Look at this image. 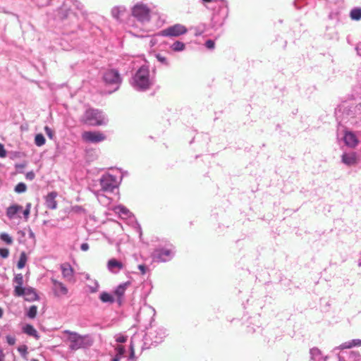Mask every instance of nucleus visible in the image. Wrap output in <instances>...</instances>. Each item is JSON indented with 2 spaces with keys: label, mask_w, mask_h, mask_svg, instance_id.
<instances>
[{
  "label": "nucleus",
  "mask_w": 361,
  "mask_h": 361,
  "mask_svg": "<svg viewBox=\"0 0 361 361\" xmlns=\"http://www.w3.org/2000/svg\"><path fill=\"white\" fill-rule=\"evenodd\" d=\"M335 115L340 126L358 125L361 122V102H344L336 109Z\"/></svg>",
  "instance_id": "obj_1"
},
{
  "label": "nucleus",
  "mask_w": 361,
  "mask_h": 361,
  "mask_svg": "<svg viewBox=\"0 0 361 361\" xmlns=\"http://www.w3.org/2000/svg\"><path fill=\"white\" fill-rule=\"evenodd\" d=\"M153 82V78L150 75L149 67L147 66H142L130 80V85L137 91L148 90Z\"/></svg>",
  "instance_id": "obj_2"
},
{
  "label": "nucleus",
  "mask_w": 361,
  "mask_h": 361,
  "mask_svg": "<svg viewBox=\"0 0 361 361\" xmlns=\"http://www.w3.org/2000/svg\"><path fill=\"white\" fill-rule=\"evenodd\" d=\"M80 122L90 126H106L109 119L102 111L95 109H88L80 117Z\"/></svg>",
  "instance_id": "obj_3"
},
{
  "label": "nucleus",
  "mask_w": 361,
  "mask_h": 361,
  "mask_svg": "<svg viewBox=\"0 0 361 361\" xmlns=\"http://www.w3.org/2000/svg\"><path fill=\"white\" fill-rule=\"evenodd\" d=\"M176 249L169 241H162L152 252V258L157 262H167L175 256Z\"/></svg>",
  "instance_id": "obj_4"
},
{
  "label": "nucleus",
  "mask_w": 361,
  "mask_h": 361,
  "mask_svg": "<svg viewBox=\"0 0 361 361\" xmlns=\"http://www.w3.org/2000/svg\"><path fill=\"white\" fill-rule=\"evenodd\" d=\"M63 334L67 336V341L69 342L68 348L73 351L91 345V343L88 341V335L82 336L70 330H64Z\"/></svg>",
  "instance_id": "obj_5"
},
{
  "label": "nucleus",
  "mask_w": 361,
  "mask_h": 361,
  "mask_svg": "<svg viewBox=\"0 0 361 361\" xmlns=\"http://www.w3.org/2000/svg\"><path fill=\"white\" fill-rule=\"evenodd\" d=\"M102 80L106 87L110 88L109 94L117 91L122 82V78L118 70L111 68L104 71Z\"/></svg>",
  "instance_id": "obj_6"
},
{
  "label": "nucleus",
  "mask_w": 361,
  "mask_h": 361,
  "mask_svg": "<svg viewBox=\"0 0 361 361\" xmlns=\"http://www.w3.org/2000/svg\"><path fill=\"white\" fill-rule=\"evenodd\" d=\"M229 9L225 0H221L217 8L214 9L211 19V26L216 30L221 27L228 16Z\"/></svg>",
  "instance_id": "obj_7"
},
{
  "label": "nucleus",
  "mask_w": 361,
  "mask_h": 361,
  "mask_svg": "<svg viewBox=\"0 0 361 361\" xmlns=\"http://www.w3.org/2000/svg\"><path fill=\"white\" fill-rule=\"evenodd\" d=\"M131 15L137 22L144 25L151 19V8L142 1H137L131 8Z\"/></svg>",
  "instance_id": "obj_8"
},
{
  "label": "nucleus",
  "mask_w": 361,
  "mask_h": 361,
  "mask_svg": "<svg viewBox=\"0 0 361 361\" xmlns=\"http://www.w3.org/2000/svg\"><path fill=\"white\" fill-rule=\"evenodd\" d=\"M167 336V330L163 326L152 327L144 337V345H157Z\"/></svg>",
  "instance_id": "obj_9"
},
{
  "label": "nucleus",
  "mask_w": 361,
  "mask_h": 361,
  "mask_svg": "<svg viewBox=\"0 0 361 361\" xmlns=\"http://www.w3.org/2000/svg\"><path fill=\"white\" fill-rule=\"evenodd\" d=\"M73 9L78 10L82 15H85L84 6L78 0H65L59 11V15L61 18H66L72 15ZM73 16H75V14L73 13Z\"/></svg>",
  "instance_id": "obj_10"
},
{
  "label": "nucleus",
  "mask_w": 361,
  "mask_h": 361,
  "mask_svg": "<svg viewBox=\"0 0 361 361\" xmlns=\"http://www.w3.org/2000/svg\"><path fill=\"white\" fill-rule=\"evenodd\" d=\"M100 185L103 192H113L118 187L116 177L109 173L103 175L100 178Z\"/></svg>",
  "instance_id": "obj_11"
},
{
  "label": "nucleus",
  "mask_w": 361,
  "mask_h": 361,
  "mask_svg": "<svg viewBox=\"0 0 361 361\" xmlns=\"http://www.w3.org/2000/svg\"><path fill=\"white\" fill-rule=\"evenodd\" d=\"M188 32L185 26L182 24H175L160 32V35L164 37H178Z\"/></svg>",
  "instance_id": "obj_12"
},
{
  "label": "nucleus",
  "mask_w": 361,
  "mask_h": 361,
  "mask_svg": "<svg viewBox=\"0 0 361 361\" xmlns=\"http://www.w3.org/2000/svg\"><path fill=\"white\" fill-rule=\"evenodd\" d=\"M82 139L88 143H99L106 140V135L99 131H85L82 134Z\"/></svg>",
  "instance_id": "obj_13"
},
{
  "label": "nucleus",
  "mask_w": 361,
  "mask_h": 361,
  "mask_svg": "<svg viewBox=\"0 0 361 361\" xmlns=\"http://www.w3.org/2000/svg\"><path fill=\"white\" fill-rule=\"evenodd\" d=\"M21 292L22 294L19 297L23 296L26 301L33 302L39 299V296L33 288L26 287Z\"/></svg>",
  "instance_id": "obj_14"
},
{
  "label": "nucleus",
  "mask_w": 361,
  "mask_h": 361,
  "mask_svg": "<svg viewBox=\"0 0 361 361\" xmlns=\"http://www.w3.org/2000/svg\"><path fill=\"white\" fill-rule=\"evenodd\" d=\"M23 211V207L16 204L9 206L6 209V216L9 219H13L16 217L20 218L19 213Z\"/></svg>",
  "instance_id": "obj_15"
},
{
  "label": "nucleus",
  "mask_w": 361,
  "mask_h": 361,
  "mask_svg": "<svg viewBox=\"0 0 361 361\" xmlns=\"http://www.w3.org/2000/svg\"><path fill=\"white\" fill-rule=\"evenodd\" d=\"M14 286V295L16 296H20L22 294V290L25 287H23V276L22 274H16L13 279Z\"/></svg>",
  "instance_id": "obj_16"
},
{
  "label": "nucleus",
  "mask_w": 361,
  "mask_h": 361,
  "mask_svg": "<svg viewBox=\"0 0 361 361\" xmlns=\"http://www.w3.org/2000/svg\"><path fill=\"white\" fill-rule=\"evenodd\" d=\"M341 160L344 164L348 166H354L357 161V154L355 152H345L341 157Z\"/></svg>",
  "instance_id": "obj_17"
},
{
  "label": "nucleus",
  "mask_w": 361,
  "mask_h": 361,
  "mask_svg": "<svg viewBox=\"0 0 361 361\" xmlns=\"http://www.w3.org/2000/svg\"><path fill=\"white\" fill-rule=\"evenodd\" d=\"M57 197L56 192H51L45 197V206L49 209H56L57 208V202L56 198Z\"/></svg>",
  "instance_id": "obj_18"
},
{
  "label": "nucleus",
  "mask_w": 361,
  "mask_h": 361,
  "mask_svg": "<svg viewBox=\"0 0 361 361\" xmlns=\"http://www.w3.org/2000/svg\"><path fill=\"white\" fill-rule=\"evenodd\" d=\"M361 345V339H353L349 341H346L338 346L335 347L333 349V352L336 353L338 350H344L351 348L354 346H360Z\"/></svg>",
  "instance_id": "obj_19"
},
{
  "label": "nucleus",
  "mask_w": 361,
  "mask_h": 361,
  "mask_svg": "<svg viewBox=\"0 0 361 361\" xmlns=\"http://www.w3.org/2000/svg\"><path fill=\"white\" fill-rule=\"evenodd\" d=\"M343 140L345 144L350 147H355L358 143L356 135L351 132L346 131Z\"/></svg>",
  "instance_id": "obj_20"
},
{
  "label": "nucleus",
  "mask_w": 361,
  "mask_h": 361,
  "mask_svg": "<svg viewBox=\"0 0 361 361\" xmlns=\"http://www.w3.org/2000/svg\"><path fill=\"white\" fill-rule=\"evenodd\" d=\"M107 268L109 271L116 274L123 268V264L116 259H111L108 261Z\"/></svg>",
  "instance_id": "obj_21"
},
{
  "label": "nucleus",
  "mask_w": 361,
  "mask_h": 361,
  "mask_svg": "<svg viewBox=\"0 0 361 361\" xmlns=\"http://www.w3.org/2000/svg\"><path fill=\"white\" fill-rule=\"evenodd\" d=\"M61 269L63 278L68 281H71L73 276V269L68 263L61 265Z\"/></svg>",
  "instance_id": "obj_22"
},
{
  "label": "nucleus",
  "mask_w": 361,
  "mask_h": 361,
  "mask_svg": "<svg viewBox=\"0 0 361 361\" xmlns=\"http://www.w3.org/2000/svg\"><path fill=\"white\" fill-rule=\"evenodd\" d=\"M22 331L24 334L32 336L35 338L36 339H38L39 338V336L37 331V330L34 328V326L31 324H25L23 328Z\"/></svg>",
  "instance_id": "obj_23"
},
{
  "label": "nucleus",
  "mask_w": 361,
  "mask_h": 361,
  "mask_svg": "<svg viewBox=\"0 0 361 361\" xmlns=\"http://www.w3.org/2000/svg\"><path fill=\"white\" fill-rule=\"evenodd\" d=\"M126 11V8L124 6H117L111 9V15L115 19L119 20Z\"/></svg>",
  "instance_id": "obj_24"
},
{
  "label": "nucleus",
  "mask_w": 361,
  "mask_h": 361,
  "mask_svg": "<svg viewBox=\"0 0 361 361\" xmlns=\"http://www.w3.org/2000/svg\"><path fill=\"white\" fill-rule=\"evenodd\" d=\"M114 211L123 218L130 216V212L123 205H118L114 208Z\"/></svg>",
  "instance_id": "obj_25"
},
{
  "label": "nucleus",
  "mask_w": 361,
  "mask_h": 361,
  "mask_svg": "<svg viewBox=\"0 0 361 361\" xmlns=\"http://www.w3.org/2000/svg\"><path fill=\"white\" fill-rule=\"evenodd\" d=\"M130 285L129 281L120 284L114 291V293L118 298H121L125 293L126 288Z\"/></svg>",
  "instance_id": "obj_26"
},
{
  "label": "nucleus",
  "mask_w": 361,
  "mask_h": 361,
  "mask_svg": "<svg viewBox=\"0 0 361 361\" xmlns=\"http://www.w3.org/2000/svg\"><path fill=\"white\" fill-rule=\"evenodd\" d=\"M56 291H59L62 295H66L68 293V288L66 286L56 280L53 281Z\"/></svg>",
  "instance_id": "obj_27"
},
{
  "label": "nucleus",
  "mask_w": 361,
  "mask_h": 361,
  "mask_svg": "<svg viewBox=\"0 0 361 361\" xmlns=\"http://www.w3.org/2000/svg\"><path fill=\"white\" fill-rule=\"evenodd\" d=\"M350 17L353 20H361V7H355L350 12Z\"/></svg>",
  "instance_id": "obj_28"
},
{
  "label": "nucleus",
  "mask_w": 361,
  "mask_h": 361,
  "mask_svg": "<svg viewBox=\"0 0 361 361\" xmlns=\"http://www.w3.org/2000/svg\"><path fill=\"white\" fill-rule=\"evenodd\" d=\"M171 49L174 51H182L185 48V44L180 41H176L171 47Z\"/></svg>",
  "instance_id": "obj_29"
},
{
  "label": "nucleus",
  "mask_w": 361,
  "mask_h": 361,
  "mask_svg": "<svg viewBox=\"0 0 361 361\" xmlns=\"http://www.w3.org/2000/svg\"><path fill=\"white\" fill-rule=\"evenodd\" d=\"M27 262V256L25 252H22L20 255L19 260L17 264V267L20 269H23L25 266Z\"/></svg>",
  "instance_id": "obj_30"
},
{
  "label": "nucleus",
  "mask_w": 361,
  "mask_h": 361,
  "mask_svg": "<svg viewBox=\"0 0 361 361\" xmlns=\"http://www.w3.org/2000/svg\"><path fill=\"white\" fill-rule=\"evenodd\" d=\"M310 353L311 359L315 361L319 360L320 357L322 356L320 350L317 348L310 349Z\"/></svg>",
  "instance_id": "obj_31"
},
{
  "label": "nucleus",
  "mask_w": 361,
  "mask_h": 361,
  "mask_svg": "<svg viewBox=\"0 0 361 361\" xmlns=\"http://www.w3.org/2000/svg\"><path fill=\"white\" fill-rule=\"evenodd\" d=\"M99 298L103 302H111V303L114 300L112 295L106 292L102 293L100 294Z\"/></svg>",
  "instance_id": "obj_32"
},
{
  "label": "nucleus",
  "mask_w": 361,
  "mask_h": 361,
  "mask_svg": "<svg viewBox=\"0 0 361 361\" xmlns=\"http://www.w3.org/2000/svg\"><path fill=\"white\" fill-rule=\"evenodd\" d=\"M37 313V307L32 305L29 307L26 312V316L30 319H35Z\"/></svg>",
  "instance_id": "obj_33"
},
{
  "label": "nucleus",
  "mask_w": 361,
  "mask_h": 361,
  "mask_svg": "<svg viewBox=\"0 0 361 361\" xmlns=\"http://www.w3.org/2000/svg\"><path fill=\"white\" fill-rule=\"evenodd\" d=\"M45 141L46 140L42 134L39 133L35 135V143L37 146L41 147L44 145L45 144Z\"/></svg>",
  "instance_id": "obj_34"
},
{
  "label": "nucleus",
  "mask_w": 361,
  "mask_h": 361,
  "mask_svg": "<svg viewBox=\"0 0 361 361\" xmlns=\"http://www.w3.org/2000/svg\"><path fill=\"white\" fill-rule=\"evenodd\" d=\"M136 340H137V336H135V335L131 338V342H130V359H133L135 357V347Z\"/></svg>",
  "instance_id": "obj_35"
},
{
  "label": "nucleus",
  "mask_w": 361,
  "mask_h": 361,
  "mask_svg": "<svg viewBox=\"0 0 361 361\" xmlns=\"http://www.w3.org/2000/svg\"><path fill=\"white\" fill-rule=\"evenodd\" d=\"M91 293H95L99 290V283L96 280H90V284L87 285Z\"/></svg>",
  "instance_id": "obj_36"
},
{
  "label": "nucleus",
  "mask_w": 361,
  "mask_h": 361,
  "mask_svg": "<svg viewBox=\"0 0 361 361\" xmlns=\"http://www.w3.org/2000/svg\"><path fill=\"white\" fill-rule=\"evenodd\" d=\"M192 29L195 30V35L199 36L205 32L206 25L204 24H200Z\"/></svg>",
  "instance_id": "obj_37"
},
{
  "label": "nucleus",
  "mask_w": 361,
  "mask_h": 361,
  "mask_svg": "<svg viewBox=\"0 0 361 361\" xmlns=\"http://www.w3.org/2000/svg\"><path fill=\"white\" fill-rule=\"evenodd\" d=\"M0 239L7 245H11L13 243L12 238L6 233H2L0 235Z\"/></svg>",
  "instance_id": "obj_38"
},
{
  "label": "nucleus",
  "mask_w": 361,
  "mask_h": 361,
  "mask_svg": "<svg viewBox=\"0 0 361 361\" xmlns=\"http://www.w3.org/2000/svg\"><path fill=\"white\" fill-rule=\"evenodd\" d=\"M97 199L99 202L103 204H108L110 203V199L107 197L106 196L100 194L99 192H98L97 195Z\"/></svg>",
  "instance_id": "obj_39"
},
{
  "label": "nucleus",
  "mask_w": 361,
  "mask_h": 361,
  "mask_svg": "<svg viewBox=\"0 0 361 361\" xmlns=\"http://www.w3.org/2000/svg\"><path fill=\"white\" fill-rule=\"evenodd\" d=\"M27 190V186L24 183H19L15 187V192L17 193H22L25 192Z\"/></svg>",
  "instance_id": "obj_40"
},
{
  "label": "nucleus",
  "mask_w": 361,
  "mask_h": 361,
  "mask_svg": "<svg viewBox=\"0 0 361 361\" xmlns=\"http://www.w3.org/2000/svg\"><path fill=\"white\" fill-rule=\"evenodd\" d=\"M155 56L158 61H159L161 63L165 66H169V61L164 56L161 55V54H157Z\"/></svg>",
  "instance_id": "obj_41"
},
{
  "label": "nucleus",
  "mask_w": 361,
  "mask_h": 361,
  "mask_svg": "<svg viewBox=\"0 0 361 361\" xmlns=\"http://www.w3.org/2000/svg\"><path fill=\"white\" fill-rule=\"evenodd\" d=\"M18 351L20 353L22 357L25 358L27 354V347L25 345H20L18 348Z\"/></svg>",
  "instance_id": "obj_42"
},
{
  "label": "nucleus",
  "mask_w": 361,
  "mask_h": 361,
  "mask_svg": "<svg viewBox=\"0 0 361 361\" xmlns=\"http://www.w3.org/2000/svg\"><path fill=\"white\" fill-rule=\"evenodd\" d=\"M360 357V354L357 351H350V358H351L353 361L359 360Z\"/></svg>",
  "instance_id": "obj_43"
},
{
  "label": "nucleus",
  "mask_w": 361,
  "mask_h": 361,
  "mask_svg": "<svg viewBox=\"0 0 361 361\" xmlns=\"http://www.w3.org/2000/svg\"><path fill=\"white\" fill-rule=\"evenodd\" d=\"M6 340L7 343L9 345H13L16 343V339L15 336H11V335H7L6 336Z\"/></svg>",
  "instance_id": "obj_44"
},
{
  "label": "nucleus",
  "mask_w": 361,
  "mask_h": 361,
  "mask_svg": "<svg viewBox=\"0 0 361 361\" xmlns=\"http://www.w3.org/2000/svg\"><path fill=\"white\" fill-rule=\"evenodd\" d=\"M9 255V250L7 248L1 247L0 248V256L2 258H7Z\"/></svg>",
  "instance_id": "obj_45"
},
{
  "label": "nucleus",
  "mask_w": 361,
  "mask_h": 361,
  "mask_svg": "<svg viewBox=\"0 0 361 361\" xmlns=\"http://www.w3.org/2000/svg\"><path fill=\"white\" fill-rule=\"evenodd\" d=\"M126 341H127V337L126 336H123L121 334H118V335L116 336V341L117 343H123L126 342Z\"/></svg>",
  "instance_id": "obj_46"
},
{
  "label": "nucleus",
  "mask_w": 361,
  "mask_h": 361,
  "mask_svg": "<svg viewBox=\"0 0 361 361\" xmlns=\"http://www.w3.org/2000/svg\"><path fill=\"white\" fill-rule=\"evenodd\" d=\"M214 46H215V43H214V41L212 39H207L205 42V47L208 49H213L214 48Z\"/></svg>",
  "instance_id": "obj_47"
},
{
  "label": "nucleus",
  "mask_w": 361,
  "mask_h": 361,
  "mask_svg": "<svg viewBox=\"0 0 361 361\" xmlns=\"http://www.w3.org/2000/svg\"><path fill=\"white\" fill-rule=\"evenodd\" d=\"M44 131L47 134V135L50 138L53 139L54 133V131L48 126L44 127Z\"/></svg>",
  "instance_id": "obj_48"
},
{
  "label": "nucleus",
  "mask_w": 361,
  "mask_h": 361,
  "mask_svg": "<svg viewBox=\"0 0 361 361\" xmlns=\"http://www.w3.org/2000/svg\"><path fill=\"white\" fill-rule=\"evenodd\" d=\"M159 37H163L162 35H160V32H159L157 35L152 37L151 40H150V44H151L152 47L154 46L157 43V38Z\"/></svg>",
  "instance_id": "obj_49"
},
{
  "label": "nucleus",
  "mask_w": 361,
  "mask_h": 361,
  "mask_svg": "<svg viewBox=\"0 0 361 361\" xmlns=\"http://www.w3.org/2000/svg\"><path fill=\"white\" fill-rule=\"evenodd\" d=\"M6 154H7V153H6V149L4 148V145L0 143V157L1 158H4V157H6Z\"/></svg>",
  "instance_id": "obj_50"
},
{
  "label": "nucleus",
  "mask_w": 361,
  "mask_h": 361,
  "mask_svg": "<svg viewBox=\"0 0 361 361\" xmlns=\"http://www.w3.org/2000/svg\"><path fill=\"white\" fill-rule=\"evenodd\" d=\"M22 212H23V218H24L25 221H27V219H29L30 211H29V209H23Z\"/></svg>",
  "instance_id": "obj_51"
},
{
  "label": "nucleus",
  "mask_w": 361,
  "mask_h": 361,
  "mask_svg": "<svg viewBox=\"0 0 361 361\" xmlns=\"http://www.w3.org/2000/svg\"><path fill=\"white\" fill-rule=\"evenodd\" d=\"M138 269L140 271L142 275L145 274L147 271V267L145 264H139Z\"/></svg>",
  "instance_id": "obj_52"
},
{
  "label": "nucleus",
  "mask_w": 361,
  "mask_h": 361,
  "mask_svg": "<svg viewBox=\"0 0 361 361\" xmlns=\"http://www.w3.org/2000/svg\"><path fill=\"white\" fill-rule=\"evenodd\" d=\"M35 177V175L34 173V172L32 171H29L26 173L25 175V178L27 180H32Z\"/></svg>",
  "instance_id": "obj_53"
},
{
  "label": "nucleus",
  "mask_w": 361,
  "mask_h": 361,
  "mask_svg": "<svg viewBox=\"0 0 361 361\" xmlns=\"http://www.w3.org/2000/svg\"><path fill=\"white\" fill-rule=\"evenodd\" d=\"M80 249L82 251H87L89 250V245L87 243H83L80 245Z\"/></svg>",
  "instance_id": "obj_54"
},
{
  "label": "nucleus",
  "mask_w": 361,
  "mask_h": 361,
  "mask_svg": "<svg viewBox=\"0 0 361 361\" xmlns=\"http://www.w3.org/2000/svg\"><path fill=\"white\" fill-rule=\"evenodd\" d=\"M4 360L5 354L4 353L2 348L0 347V361H4Z\"/></svg>",
  "instance_id": "obj_55"
},
{
  "label": "nucleus",
  "mask_w": 361,
  "mask_h": 361,
  "mask_svg": "<svg viewBox=\"0 0 361 361\" xmlns=\"http://www.w3.org/2000/svg\"><path fill=\"white\" fill-rule=\"evenodd\" d=\"M356 50H357V54L361 56V44H358L356 47Z\"/></svg>",
  "instance_id": "obj_56"
},
{
  "label": "nucleus",
  "mask_w": 361,
  "mask_h": 361,
  "mask_svg": "<svg viewBox=\"0 0 361 361\" xmlns=\"http://www.w3.org/2000/svg\"><path fill=\"white\" fill-rule=\"evenodd\" d=\"M119 360H120V357H119L118 355H117V356L114 357L111 360V361H119Z\"/></svg>",
  "instance_id": "obj_57"
},
{
  "label": "nucleus",
  "mask_w": 361,
  "mask_h": 361,
  "mask_svg": "<svg viewBox=\"0 0 361 361\" xmlns=\"http://www.w3.org/2000/svg\"><path fill=\"white\" fill-rule=\"evenodd\" d=\"M124 352V348L123 347L119 348V353L120 355H122Z\"/></svg>",
  "instance_id": "obj_58"
},
{
  "label": "nucleus",
  "mask_w": 361,
  "mask_h": 361,
  "mask_svg": "<svg viewBox=\"0 0 361 361\" xmlns=\"http://www.w3.org/2000/svg\"><path fill=\"white\" fill-rule=\"evenodd\" d=\"M25 209H29V211H30V209H31V204H30V203H27V204H26Z\"/></svg>",
  "instance_id": "obj_59"
},
{
  "label": "nucleus",
  "mask_w": 361,
  "mask_h": 361,
  "mask_svg": "<svg viewBox=\"0 0 361 361\" xmlns=\"http://www.w3.org/2000/svg\"><path fill=\"white\" fill-rule=\"evenodd\" d=\"M358 266L361 267V252H360V257L358 259Z\"/></svg>",
  "instance_id": "obj_60"
},
{
  "label": "nucleus",
  "mask_w": 361,
  "mask_h": 361,
  "mask_svg": "<svg viewBox=\"0 0 361 361\" xmlns=\"http://www.w3.org/2000/svg\"><path fill=\"white\" fill-rule=\"evenodd\" d=\"M138 231H139L140 237H141V235H142V231H141V228H140V226H139V227H138Z\"/></svg>",
  "instance_id": "obj_61"
},
{
  "label": "nucleus",
  "mask_w": 361,
  "mask_h": 361,
  "mask_svg": "<svg viewBox=\"0 0 361 361\" xmlns=\"http://www.w3.org/2000/svg\"><path fill=\"white\" fill-rule=\"evenodd\" d=\"M3 315V310L1 308H0V318L2 317Z\"/></svg>",
  "instance_id": "obj_62"
},
{
  "label": "nucleus",
  "mask_w": 361,
  "mask_h": 361,
  "mask_svg": "<svg viewBox=\"0 0 361 361\" xmlns=\"http://www.w3.org/2000/svg\"><path fill=\"white\" fill-rule=\"evenodd\" d=\"M205 3L212 2L213 0H202Z\"/></svg>",
  "instance_id": "obj_63"
},
{
  "label": "nucleus",
  "mask_w": 361,
  "mask_h": 361,
  "mask_svg": "<svg viewBox=\"0 0 361 361\" xmlns=\"http://www.w3.org/2000/svg\"><path fill=\"white\" fill-rule=\"evenodd\" d=\"M30 236H33V235H34V233H32V231H30Z\"/></svg>",
  "instance_id": "obj_64"
}]
</instances>
